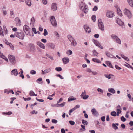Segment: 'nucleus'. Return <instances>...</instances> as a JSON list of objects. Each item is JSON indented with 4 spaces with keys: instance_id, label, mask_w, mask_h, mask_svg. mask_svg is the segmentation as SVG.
I'll return each mask as SVG.
<instances>
[{
    "instance_id": "052dcab7",
    "label": "nucleus",
    "mask_w": 133,
    "mask_h": 133,
    "mask_svg": "<svg viewBox=\"0 0 133 133\" xmlns=\"http://www.w3.org/2000/svg\"><path fill=\"white\" fill-rule=\"evenodd\" d=\"M116 110L117 113V116H119V114L121 112V110L119 109Z\"/></svg>"
},
{
    "instance_id": "c03bdc74",
    "label": "nucleus",
    "mask_w": 133,
    "mask_h": 133,
    "mask_svg": "<svg viewBox=\"0 0 133 133\" xmlns=\"http://www.w3.org/2000/svg\"><path fill=\"white\" fill-rule=\"evenodd\" d=\"M72 54V51L70 50H68L67 52V54L69 55H71Z\"/></svg>"
},
{
    "instance_id": "5fc2aeb1",
    "label": "nucleus",
    "mask_w": 133,
    "mask_h": 133,
    "mask_svg": "<svg viewBox=\"0 0 133 133\" xmlns=\"http://www.w3.org/2000/svg\"><path fill=\"white\" fill-rule=\"evenodd\" d=\"M121 120L123 122H124L126 120V118L123 116H122L121 117Z\"/></svg>"
},
{
    "instance_id": "864d4df0",
    "label": "nucleus",
    "mask_w": 133,
    "mask_h": 133,
    "mask_svg": "<svg viewBox=\"0 0 133 133\" xmlns=\"http://www.w3.org/2000/svg\"><path fill=\"white\" fill-rule=\"evenodd\" d=\"M30 73L32 75L35 74L36 73V72L35 70H32L30 71Z\"/></svg>"
},
{
    "instance_id": "f704fd0d",
    "label": "nucleus",
    "mask_w": 133,
    "mask_h": 133,
    "mask_svg": "<svg viewBox=\"0 0 133 133\" xmlns=\"http://www.w3.org/2000/svg\"><path fill=\"white\" fill-rule=\"evenodd\" d=\"M112 126L113 129L115 130H117L118 129V127L116 125L115 123H113L112 124Z\"/></svg>"
},
{
    "instance_id": "f257e3e1",
    "label": "nucleus",
    "mask_w": 133,
    "mask_h": 133,
    "mask_svg": "<svg viewBox=\"0 0 133 133\" xmlns=\"http://www.w3.org/2000/svg\"><path fill=\"white\" fill-rule=\"evenodd\" d=\"M67 37L69 41L70 42L71 45L74 47L77 45V42L74 38L70 35L67 36Z\"/></svg>"
},
{
    "instance_id": "6e6d98bb",
    "label": "nucleus",
    "mask_w": 133,
    "mask_h": 133,
    "mask_svg": "<svg viewBox=\"0 0 133 133\" xmlns=\"http://www.w3.org/2000/svg\"><path fill=\"white\" fill-rule=\"evenodd\" d=\"M116 41V42L118 43L119 44H121V41L119 38H118Z\"/></svg>"
},
{
    "instance_id": "8fccbe9b",
    "label": "nucleus",
    "mask_w": 133,
    "mask_h": 133,
    "mask_svg": "<svg viewBox=\"0 0 133 133\" xmlns=\"http://www.w3.org/2000/svg\"><path fill=\"white\" fill-rule=\"evenodd\" d=\"M56 76L57 77H59L60 78L62 79H64V78L63 77V76L61 75L60 74H56Z\"/></svg>"
},
{
    "instance_id": "774afa93",
    "label": "nucleus",
    "mask_w": 133,
    "mask_h": 133,
    "mask_svg": "<svg viewBox=\"0 0 133 133\" xmlns=\"http://www.w3.org/2000/svg\"><path fill=\"white\" fill-rule=\"evenodd\" d=\"M105 116H103L101 117V119L102 121L104 122L105 121Z\"/></svg>"
},
{
    "instance_id": "a878e982",
    "label": "nucleus",
    "mask_w": 133,
    "mask_h": 133,
    "mask_svg": "<svg viewBox=\"0 0 133 133\" xmlns=\"http://www.w3.org/2000/svg\"><path fill=\"white\" fill-rule=\"evenodd\" d=\"M25 3L29 6L30 7L31 6V0H26Z\"/></svg>"
},
{
    "instance_id": "e2e57ef3",
    "label": "nucleus",
    "mask_w": 133,
    "mask_h": 133,
    "mask_svg": "<svg viewBox=\"0 0 133 133\" xmlns=\"http://www.w3.org/2000/svg\"><path fill=\"white\" fill-rule=\"evenodd\" d=\"M3 28L5 31V34H6L7 33V31L5 25L3 26Z\"/></svg>"
},
{
    "instance_id": "a211bd4d",
    "label": "nucleus",
    "mask_w": 133,
    "mask_h": 133,
    "mask_svg": "<svg viewBox=\"0 0 133 133\" xmlns=\"http://www.w3.org/2000/svg\"><path fill=\"white\" fill-rule=\"evenodd\" d=\"M62 61L64 64H66L68 63L69 60L68 58L65 57L63 58Z\"/></svg>"
},
{
    "instance_id": "423d86ee",
    "label": "nucleus",
    "mask_w": 133,
    "mask_h": 133,
    "mask_svg": "<svg viewBox=\"0 0 133 133\" xmlns=\"http://www.w3.org/2000/svg\"><path fill=\"white\" fill-rule=\"evenodd\" d=\"M124 12L128 18H131L132 17V14L130 11L127 9H125L124 10Z\"/></svg>"
},
{
    "instance_id": "c85d7f7f",
    "label": "nucleus",
    "mask_w": 133,
    "mask_h": 133,
    "mask_svg": "<svg viewBox=\"0 0 133 133\" xmlns=\"http://www.w3.org/2000/svg\"><path fill=\"white\" fill-rule=\"evenodd\" d=\"M92 61L95 62L99 63L101 62V61L97 58H93L92 59Z\"/></svg>"
},
{
    "instance_id": "4be33fe9",
    "label": "nucleus",
    "mask_w": 133,
    "mask_h": 133,
    "mask_svg": "<svg viewBox=\"0 0 133 133\" xmlns=\"http://www.w3.org/2000/svg\"><path fill=\"white\" fill-rule=\"evenodd\" d=\"M105 54L106 56L108 57L111 58H116L113 55L111 54L109 52H106Z\"/></svg>"
},
{
    "instance_id": "f03ea898",
    "label": "nucleus",
    "mask_w": 133,
    "mask_h": 133,
    "mask_svg": "<svg viewBox=\"0 0 133 133\" xmlns=\"http://www.w3.org/2000/svg\"><path fill=\"white\" fill-rule=\"evenodd\" d=\"M30 29L29 27L26 25H25L23 26V30L24 31L26 34L30 36H34V35L33 33H32V34L31 33L30 30Z\"/></svg>"
},
{
    "instance_id": "79ce46f5",
    "label": "nucleus",
    "mask_w": 133,
    "mask_h": 133,
    "mask_svg": "<svg viewBox=\"0 0 133 133\" xmlns=\"http://www.w3.org/2000/svg\"><path fill=\"white\" fill-rule=\"evenodd\" d=\"M48 34V32L47 31L46 29H45L44 30V32L43 33V35L44 36H46Z\"/></svg>"
},
{
    "instance_id": "ddd939ff",
    "label": "nucleus",
    "mask_w": 133,
    "mask_h": 133,
    "mask_svg": "<svg viewBox=\"0 0 133 133\" xmlns=\"http://www.w3.org/2000/svg\"><path fill=\"white\" fill-rule=\"evenodd\" d=\"M51 9L53 11H56L57 9V7L56 3H53L51 5Z\"/></svg>"
},
{
    "instance_id": "58836bf2",
    "label": "nucleus",
    "mask_w": 133,
    "mask_h": 133,
    "mask_svg": "<svg viewBox=\"0 0 133 133\" xmlns=\"http://www.w3.org/2000/svg\"><path fill=\"white\" fill-rule=\"evenodd\" d=\"M112 75L111 74H105L104 75V76L105 77L107 78H108V79H111L110 76Z\"/></svg>"
},
{
    "instance_id": "e433bc0d",
    "label": "nucleus",
    "mask_w": 133,
    "mask_h": 133,
    "mask_svg": "<svg viewBox=\"0 0 133 133\" xmlns=\"http://www.w3.org/2000/svg\"><path fill=\"white\" fill-rule=\"evenodd\" d=\"M82 123L84 125H87L88 124V123L87 121L82 119Z\"/></svg>"
},
{
    "instance_id": "4c0bfd02",
    "label": "nucleus",
    "mask_w": 133,
    "mask_h": 133,
    "mask_svg": "<svg viewBox=\"0 0 133 133\" xmlns=\"http://www.w3.org/2000/svg\"><path fill=\"white\" fill-rule=\"evenodd\" d=\"M111 115L113 116H116L117 115V113L115 111H113L111 113Z\"/></svg>"
},
{
    "instance_id": "49530a36",
    "label": "nucleus",
    "mask_w": 133,
    "mask_h": 133,
    "mask_svg": "<svg viewBox=\"0 0 133 133\" xmlns=\"http://www.w3.org/2000/svg\"><path fill=\"white\" fill-rule=\"evenodd\" d=\"M54 34L55 36L59 38V34L56 31H54Z\"/></svg>"
},
{
    "instance_id": "603ef678",
    "label": "nucleus",
    "mask_w": 133,
    "mask_h": 133,
    "mask_svg": "<svg viewBox=\"0 0 133 133\" xmlns=\"http://www.w3.org/2000/svg\"><path fill=\"white\" fill-rule=\"evenodd\" d=\"M91 18L94 22H95L96 20V16L95 15H93L91 17Z\"/></svg>"
},
{
    "instance_id": "0e129e2a",
    "label": "nucleus",
    "mask_w": 133,
    "mask_h": 133,
    "mask_svg": "<svg viewBox=\"0 0 133 133\" xmlns=\"http://www.w3.org/2000/svg\"><path fill=\"white\" fill-rule=\"evenodd\" d=\"M32 31L34 32L35 34H36L37 33L36 29L35 28H32Z\"/></svg>"
},
{
    "instance_id": "4468645a",
    "label": "nucleus",
    "mask_w": 133,
    "mask_h": 133,
    "mask_svg": "<svg viewBox=\"0 0 133 133\" xmlns=\"http://www.w3.org/2000/svg\"><path fill=\"white\" fill-rule=\"evenodd\" d=\"M84 28L86 32L89 33L91 32L90 28L87 25H84Z\"/></svg>"
},
{
    "instance_id": "4d7b16f0",
    "label": "nucleus",
    "mask_w": 133,
    "mask_h": 133,
    "mask_svg": "<svg viewBox=\"0 0 133 133\" xmlns=\"http://www.w3.org/2000/svg\"><path fill=\"white\" fill-rule=\"evenodd\" d=\"M69 122L70 124L72 125H74L75 123L74 121H69Z\"/></svg>"
},
{
    "instance_id": "6ab92c4d",
    "label": "nucleus",
    "mask_w": 133,
    "mask_h": 133,
    "mask_svg": "<svg viewBox=\"0 0 133 133\" xmlns=\"http://www.w3.org/2000/svg\"><path fill=\"white\" fill-rule=\"evenodd\" d=\"M11 73L12 75H14L15 76H17L18 74V72L17 69H15L11 71Z\"/></svg>"
},
{
    "instance_id": "2f4dec72",
    "label": "nucleus",
    "mask_w": 133,
    "mask_h": 133,
    "mask_svg": "<svg viewBox=\"0 0 133 133\" xmlns=\"http://www.w3.org/2000/svg\"><path fill=\"white\" fill-rule=\"evenodd\" d=\"M76 99V98L75 97H73V96L70 97L68 99V101H72Z\"/></svg>"
},
{
    "instance_id": "473e14b6",
    "label": "nucleus",
    "mask_w": 133,
    "mask_h": 133,
    "mask_svg": "<svg viewBox=\"0 0 133 133\" xmlns=\"http://www.w3.org/2000/svg\"><path fill=\"white\" fill-rule=\"evenodd\" d=\"M121 57L124 59L125 60L127 61H129V60L128 58L127 57L124 56V55L121 54Z\"/></svg>"
},
{
    "instance_id": "a18cd8bd",
    "label": "nucleus",
    "mask_w": 133,
    "mask_h": 133,
    "mask_svg": "<svg viewBox=\"0 0 133 133\" xmlns=\"http://www.w3.org/2000/svg\"><path fill=\"white\" fill-rule=\"evenodd\" d=\"M34 92L32 90H31L29 93V94L30 96H34Z\"/></svg>"
},
{
    "instance_id": "0eeeda50",
    "label": "nucleus",
    "mask_w": 133,
    "mask_h": 133,
    "mask_svg": "<svg viewBox=\"0 0 133 133\" xmlns=\"http://www.w3.org/2000/svg\"><path fill=\"white\" fill-rule=\"evenodd\" d=\"M106 15L107 17L111 18L114 16V14L113 12L108 11L106 13Z\"/></svg>"
},
{
    "instance_id": "1a4fd4ad",
    "label": "nucleus",
    "mask_w": 133,
    "mask_h": 133,
    "mask_svg": "<svg viewBox=\"0 0 133 133\" xmlns=\"http://www.w3.org/2000/svg\"><path fill=\"white\" fill-rule=\"evenodd\" d=\"M28 45L29 46V49L30 51H34L35 50V48L34 44L32 43H30Z\"/></svg>"
},
{
    "instance_id": "a19ab883",
    "label": "nucleus",
    "mask_w": 133,
    "mask_h": 133,
    "mask_svg": "<svg viewBox=\"0 0 133 133\" xmlns=\"http://www.w3.org/2000/svg\"><path fill=\"white\" fill-rule=\"evenodd\" d=\"M51 69L50 68H49L44 70V72L46 74L50 72L51 71Z\"/></svg>"
},
{
    "instance_id": "cd10ccee",
    "label": "nucleus",
    "mask_w": 133,
    "mask_h": 133,
    "mask_svg": "<svg viewBox=\"0 0 133 133\" xmlns=\"http://www.w3.org/2000/svg\"><path fill=\"white\" fill-rule=\"evenodd\" d=\"M108 91L109 92L113 94H114L115 92V91L114 88H109L108 89Z\"/></svg>"
},
{
    "instance_id": "20e7f679",
    "label": "nucleus",
    "mask_w": 133,
    "mask_h": 133,
    "mask_svg": "<svg viewBox=\"0 0 133 133\" xmlns=\"http://www.w3.org/2000/svg\"><path fill=\"white\" fill-rule=\"evenodd\" d=\"M52 26L56 27L57 23L55 18L54 16H51L49 17Z\"/></svg>"
},
{
    "instance_id": "de8ad7c7",
    "label": "nucleus",
    "mask_w": 133,
    "mask_h": 133,
    "mask_svg": "<svg viewBox=\"0 0 133 133\" xmlns=\"http://www.w3.org/2000/svg\"><path fill=\"white\" fill-rule=\"evenodd\" d=\"M89 96V95H85L82 97V98L83 99L86 100L88 98Z\"/></svg>"
},
{
    "instance_id": "6e6552de",
    "label": "nucleus",
    "mask_w": 133,
    "mask_h": 133,
    "mask_svg": "<svg viewBox=\"0 0 133 133\" xmlns=\"http://www.w3.org/2000/svg\"><path fill=\"white\" fill-rule=\"evenodd\" d=\"M93 42L95 45L101 49H103V47L101 46L99 42L96 40H93Z\"/></svg>"
},
{
    "instance_id": "09e8293b",
    "label": "nucleus",
    "mask_w": 133,
    "mask_h": 133,
    "mask_svg": "<svg viewBox=\"0 0 133 133\" xmlns=\"http://www.w3.org/2000/svg\"><path fill=\"white\" fill-rule=\"evenodd\" d=\"M10 15L11 16V17L12 18H14V17H15L14 15V14L13 11L11 10L10 11Z\"/></svg>"
},
{
    "instance_id": "f8f14e48",
    "label": "nucleus",
    "mask_w": 133,
    "mask_h": 133,
    "mask_svg": "<svg viewBox=\"0 0 133 133\" xmlns=\"http://www.w3.org/2000/svg\"><path fill=\"white\" fill-rule=\"evenodd\" d=\"M83 12L85 13H87L88 11V6L86 5L84 7L80 9Z\"/></svg>"
},
{
    "instance_id": "c756f323",
    "label": "nucleus",
    "mask_w": 133,
    "mask_h": 133,
    "mask_svg": "<svg viewBox=\"0 0 133 133\" xmlns=\"http://www.w3.org/2000/svg\"><path fill=\"white\" fill-rule=\"evenodd\" d=\"M129 5L131 7H133V0H127Z\"/></svg>"
},
{
    "instance_id": "680f3d73",
    "label": "nucleus",
    "mask_w": 133,
    "mask_h": 133,
    "mask_svg": "<svg viewBox=\"0 0 133 133\" xmlns=\"http://www.w3.org/2000/svg\"><path fill=\"white\" fill-rule=\"evenodd\" d=\"M98 7L96 6H95L93 8L92 10L94 11H96L98 10Z\"/></svg>"
},
{
    "instance_id": "338daca9",
    "label": "nucleus",
    "mask_w": 133,
    "mask_h": 133,
    "mask_svg": "<svg viewBox=\"0 0 133 133\" xmlns=\"http://www.w3.org/2000/svg\"><path fill=\"white\" fill-rule=\"evenodd\" d=\"M9 46L12 50H14V46L11 43V44H10V45Z\"/></svg>"
},
{
    "instance_id": "7c9ffc66",
    "label": "nucleus",
    "mask_w": 133,
    "mask_h": 133,
    "mask_svg": "<svg viewBox=\"0 0 133 133\" xmlns=\"http://www.w3.org/2000/svg\"><path fill=\"white\" fill-rule=\"evenodd\" d=\"M48 45L52 49H54L55 47V45L54 44L52 43H48Z\"/></svg>"
},
{
    "instance_id": "3c124183",
    "label": "nucleus",
    "mask_w": 133,
    "mask_h": 133,
    "mask_svg": "<svg viewBox=\"0 0 133 133\" xmlns=\"http://www.w3.org/2000/svg\"><path fill=\"white\" fill-rule=\"evenodd\" d=\"M86 92L85 90H84V92H83L80 96L82 98L86 94Z\"/></svg>"
},
{
    "instance_id": "bf43d9fd",
    "label": "nucleus",
    "mask_w": 133,
    "mask_h": 133,
    "mask_svg": "<svg viewBox=\"0 0 133 133\" xmlns=\"http://www.w3.org/2000/svg\"><path fill=\"white\" fill-rule=\"evenodd\" d=\"M42 80V78H39L36 81V82L37 83H39V81H41Z\"/></svg>"
},
{
    "instance_id": "9b49d317",
    "label": "nucleus",
    "mask_w": 133,
    "mask_h": 133,
    "mask_svg": "<svg viewBox=\"0 0 133 133\" xmlns=\"http://www.w3.org/2000/svg\"><path fill=\"white\" fill-rule=\"evenodd\" d=\"M36 44L39 46L41 48L43 49H45V47L43 44L39 41H37L36 42Z\"/></svg>"
},
{
    "instance_id": "9d476101",
    "label": "nucleus",
    "mask_w": 133,
    "mask_h": 133,
    "mask_svg": "<svg viewBox=\"0 0 133 133\" xmlns=\"http://www.w3.org/2000/svg\"><path fill=\"white\" fill-rule=\"evenodd\" d=\"M9 59L12 64L15 62V57L13 55H9L8 56Z\"/></svg>"
},
{
    "instance_id": "72a5a7b5",
    "label": "nucleus",
    "mask_w": 133,
    "mask_h": 133,
    "mask_svg": "<svg viewBox=\"0 0 133 133\" xmlns=\"http://www.w3.org/2000/svg\"><path fill=\"white\" fill-rule=\"evenodd\" d=\"M55 70L58 72H60L62 70V69L61 67H56Z\"/></svg>"
},
{
    "instance_id": "412c9836",
    "label": "nucleus",
    "mask_w": 133,
    "mask_h": 133,
    "mask_svg": "<svg viewBox=\"0 0 133 133\" xmlns=\"http://www.w3.org/2000/svg\"><path fill=\"white\" fill-rule=\"evenodd\" d=\"M111 38L114 41H116L118 38L117 36L114 34L111 35Z\"/></svg>"
},
{
    "instance_id": "b1692460",
    "label": "nucleus",
    "mask_w": 133,
    "mask_h": 133,
    "mask_svg": "<svg viewBox=\"0 0 133 133\" xmlns=\"http://www.w3.org/2000/svg\"><path fill=\"white\" fill-rule=\"evenodd\" d=\"M35 23V21L34 18L33 17L31 19V23H30L31 25H32L33 26H34V24Z\"/></svg>"
},
{
    "instance_id": "7ed1b4c3",
    "label": "nucleus",
    "mask_w": 133,
    "mask_h": 133,
    "mask_svg": "<svg viewBox=\"0 0 133 133\" xmlns=\"http://www.w3.org/2000/svg\"><path fill=\"white\" fill-rule=\"evenodd\" d=\"M15 36L21 40H23L25 36V35L22 31L16 32H15Z\"/></svg>"
},
{
    "instance_id": "dca6fc26",
    "label": "nucleus",
    "mask_w": 133,
    "mask_h": 133,
    "mask_svg": "<svg viewBox=\"0 0 133 133\" xmlns=\"http://www.w3.org/2000/svg\"><path fill=\"white\" fill-rule=\"evenodd\" d=\"M116 23L120 26H124V23L122 22L120 19L118 18L116 20ZM122 27L124 28L123 26Z\"/></svg>"
},
{
    "instance_id": "ea45409f",
    "label": "nucleus",
    "mask_w": 133,
    "mask_h": 133,
    "mask_svg": "<svg viewBox=\"0 0 133 133\" xmlns=\"http://www.w3.org/2000/svg\"><path fill=\"white\" fill-rule=\"evenodd\" d=\"M12 114V113L11 111H9L8 112H3L2 114L3 115H10L11 114Z\"/></svg>"
},
{
    "instance_id": "5701e85b",
    "label": "nucleus",
    "mask_w": 133,
    "mask_h": 133,
    "mask_svg": "<svg viewBox=\"0 0 133 133\" xmlns=\"http://www.w3.org/2000/svg\"><path fill=\"white\" fill-rule=\"evenodd\" d=\"M0 57L2 58L3 59H4L7 62H8V60L7 58L4 55H3L2 53H1V54H0Z\"/></svg>"
},
{
    "instance_id": "c9c22d12",
    "label": "nucleus",
    "mask_w": 133,
    "mask_h": 133,
    "mask_svg": "<svg viewBox=\"0 0 133 133\" xmlns=\"http://www.w3.org/2000/svg\"><path fill=\"white\" fill-rule=\"evenodd\" d=\"M92 52L93 55L95 56H97V55L98 54V53L95 50H93L92 51Z\"/></svg>"
},
{
    "instance_id": "13d9d810",
    "label": "nucleus",
    "mask_w": 133,
    "mask_h": 133,
    "mask_svg": "<svg viewBox=\"0 0 133 133\" xmlns=\"http://www.w3.org/2000/svg\"><path fill=\"white\" fill-rule=\"evenodd\" d=\"M97 90L98 92H100L101 93H103V90L100 88H98L97 89Z\"/></svg>"
},
{
    "instance_id": "aec40b11",
    "label": "nucleus",
    "mask_w": 133,
    "mask_h": 133,
    "mask_svg": "<svg viewBox=\"0 0 133 133\" xmlns=\"http://www.w3.org/2000/svg\"><path fill=\"white\" fill-rule=\"evenodd\" d=\"M15 21L17 23V24L18 25H21V22L20 19L18 18H16L15 19Z\"/></svg>"
},
{
    "instance_id": "69168bd1",
    "label": "nucleus",
    "mask_w": 133,
    "mask_h": 133,
    "mask_svg": "<svg viewBox=\"0 0 133 133\" xmlns=\"http://www.w3.org/2000/svg\"><path fill=\"white\" fill-rule=\"evenodd\" d=\"M65 102H64L62 103L61 104H58V105H59L61 107H63L65 105Z\"/></svg>"
},
{
    "instance_id": "393cba45",
    "label": "nucleus",
    "mask_w": 133,
    "mask_h": 133,
    "mask_svg": "<svg viewBox=\"0 0 133 133\" xmlns=\"http://www.w3.org/2000/svg\"><path fill=\"white\" fill-rule=\"evenodd\" d=\"M86 5H86L85 3L83 2H81L79 4V7L80 9L82 8L83 7Z\"/></svg>"
},
{
    "instance_id": "39448f33",
    "label": "nucleus",
    "mask_w": 133,
    "mask_h": 133,
    "mask_svg": "<svg viewBox=\"0 0 133 133\" xmlns=\"http://www.w3.org/2000/svg\"><path fill=\"white\" fill-rule=\"evenodd\" d=\"M98 25L99 29L102 31H104V27L103 23L100 19H99L98 20Z\"/></svg>"
},
{
    "instance_id": "2eb2a0df",
    "label": "nucleus",
    "mask_w": 133,
    "mask_h": 133,
    "mask_svg": "<svg viewBox=\"0 0 133 133\" xmlns=\"http://www.w3.org/2000/svg\"><path fill=\"white\" fill-rule=\"evenodd\" d=\"M91 112L92 114L94 116H97L98 115V112L95 108H93L91 110Z\"/></svg>"
},
{
    "instance_id": "f3484780",
    "label": "nucleus",
    "mask_w": 133,
    "mask_h": 133,
    "mask_svg": "<svg viewBox=\"0 0 133 133\" xmlns=\"http://www.w3.org/2000/svg\"><path fill=\"white\" fill-rule=\"evenodd\" d=\"M115 7L117 8V12L118 15L122 17V14L120 9L118 7L117 5H116Z\"/></svg>"
},
{
    "instance_id": "bb28decb",
    "label": "nucleus",
    "mask_w": 133,
    "mask_h": 133,
    "mask_svg": "<svg viewBox=\"0 0 133 133\" xmlns=\"http://www.w3.org/2000/svg\"><path fill=\"white\" fill-rule=\"evenodd\" d=\"M106 63L107 65L111 68H113V67L112 65L111 62L109 61H107Z\"/></svg>"
},
{
    "instance_id": "37998d69",
    "label": "nucleus",
    "mask_w": 133,
    "mask_h": 133,
    "mask_svg": "<svg viewBox=\"0 0 133 133\" xmlns=\"http://www.w3.org/2000/svg\"><path fill=\"white\" fill-rule=\"evenodd\" d=\"M46 56H47L48 58H50L51 60H54L53 57L49 55L48 54H46Z\"/></svg>"
}]
</instances>
